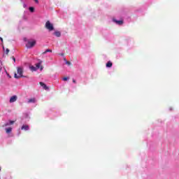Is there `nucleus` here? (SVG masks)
<instances>
[{"mask_svg": "<svg viewBox=\"0 0 179 179\" xmlns=\"http://www.w3.org/2000/svg\"><path fill=\"white\" fill-rule=\"evenodd\" d=\"M17 73L14 74V78L15 79H20V78H23V69L22 67L17 68Z\"/></svg>", "mask_w": 179, "mask_h": 179, "instance_id": "obj_1", "label": "nucleus"}, {"mask_svg": "<svg viewBox=\"0 0 179 179\" xmlns=\"http://www.w3.org/2000/svg\"><path fill=\"white\" fill-rule=\"evenodd\" d=\"M45 27L49 30V31H52V30H54V25H52L50 21L46 22Z\"/></svg>", "mask_w": 179, "mask_h": 179, "instance_id": "obj_2", "label": "nucleus"}, {"mask_svg": "<svg viewBox=\"0 0 179 179\" xmlns=\"http://www.w3.org/2000/svg\"><path fill=\"white\" fill-rule=\"evenodd\" d=\"M36 41L35 40H33V41H29L27 42V43L26 44V47L27 48H33V47H34V45H36Z\"/></svg>", "mask_w": 179, "mask_h": 179, "instance_id": "obj_3", "label": "nucleus"}, {"mask_svg": "<svg viewBox=\"0 0 179 179\" xmlns=\"http://www.w3.org/2000/svg\"><path fill=\"white\" fill-rule=\"evenodd\" d=\"M41 64H43V61H40L38 64H36V70L40 69L41 68V71H43V67L41 66Z\"/></svg>", "mask_w": 179, "mask_h": 179, "instance_id": "obj_4", "label": "nucleus"}, {"mask_svg": "<svg viewBox=\"0 0 179 179\" xmlns=\"http://www.w3.org/2000/svg\"><path fill=\"white\" fill-rule=\"evenodd\" d=\"M39 85L43 87L44 90H50V87H47V85L43 82H40Z\"/></svg>", "mask_w": 179, "mask_h": 179, "instance_id": "obj_5", "label": "nucleus"}, {"mask_svg": "<svg viewBox=\"0 0 179 179\" xmlns=\"http://www.w3.org/2000/svg\"><path fill=\"white\" fill-rule=\"evenodd\" d=\"M16 100H17V96L16 95L13 96L10 99V103H15V101H16Z\"/></svg>", "mask_w": 179, "mask_h": 179, "instance_id": "obj_6", "label": "nucleus"}, {"mask_svg": "<svg viewBox=\"0 0 179 179\" xmlns=\"http://www.w3.org/2000/svg\"><path fill=\"white\" fill-rule=\"evenodd\" d=\"M36 101H37V100L36 99V98H31V99H29L28 101H27V103L29 104L30 103H36Z\"/></svg>", "mask_w": 179, "mask_h": 179, "instance_id": "obj_7", "label": "nucleus"}, {"mask_svg": "<svg viewBox=\"0 0 179 179\" xmlns=\"http://www.w3.org/2000/svg\"><path fill=\"white\" fill-rule=\"evenodd\" d=\"M21 129L24 131H29V129H30V127L27 124H23L21 127Z\"/></svg>", "mask_w": 179, "mask_h": 179, "instance_id": "obj_8", "label": "nucleus"}, {"mask_svg": "<svg viewBox=\"0 0 179 179\" xmlns=\"http://www.w3.org/2000/svg\"><path fill=\"white\" fill-rule=\"evenodd\" d=\"M111 66H113V63L109 61L106 63V68H111Z\"/></svg>", "mask_w": 179, "mask_h": 179, "instance_id": "obj_9", "label": "nucleus"}, {"mask_svg": "<svg viewBox=\"0 0 179 179\" xmlns=\"http://www.w3.org/2000/svg\"><path fill=\"white\" fill-rule=\"evenodd\" d=\"M115 23H117V24H119L120 26H121V24H124V21L122 20H115Z\"/></svg>", "mask_w": 179, "mask_h": 179, "instance_id": "obj_10", "label": "nucleus"}, {"mask_svg": "<svg viewBox=\"0 0 179 179\" xmlns=\"http://www.w3.org/2000/svg\"><path fill=\"white\" fill-rule=\"evenodd\" d=\"M54 34L56 36V37H61V32L59 31H55Z\"/></svg>", "mask_w": 179, "mask_h": 179, "instance_id": "obj_11", "label": "nucleus"}, {"mask_svg": "<svg viewBox=\"0 0 179 179\" xmlns=\"http://www.w3.org/2000/svg\"><path fill=\"white\" fill-rule=\"evenodd\" d=\"M6 134H10L12 132V127H8L6 129Z\"/></svg>", "mask_w": 179, "mask_h": 179, "instance_id": "obj_12", "label": "nucleus"}, {"mask_svg": "<svg viewBox=\"0 0 179 179\" xmlns=\"http://www.w3.org/2000/svg\"><path fill=\"white\" fill-rule=\"evenodd\" d=\"M30 69H31V71H37V68L35 67L34 66H31V67H30Z\"/></svg>", "mask_w": 179, "mask_h": 179, "instance_id": "obj_13", "label": "nucleus"}, {"mask_svg": "<svg viewBox=\"0 0 179 179\" xmlns=\"http://www.w3.org/2000/svg\"><path fill=\"white\" fill-rule=\"evenodd\" d=\"M47 52H52V50L51 49H48L45 52H43V54H47Z\"/></svg>", "mask_w": 179, "mask_h": 179, "instance_id": "obj_14", "label": "nucleus"}, {"mask_svg": "<svg viewBox=\"0 0 179 179\" xmlns=\"http://www.w3.org/2000/svg\"><path fill=\"white\" fill-rule=\"evenodd\" d=\"M15 124V121L13 120H9V124L10 125H13Z\"/></svg>", "mask_w": 179, "mask_h": 179, "instance_id": "obj_15", "label": "nucleus"}, {"mask_svg": "<svg viewBox=\"0 0 179 179\" xmlns=\"http://www.w3.org/2000/svg\"><path fill=\"white\" fill-rule=\"evenodd\" d=\"M29 10L31 13L34 12V7H29Z\"/></svg>", "mask_w": 179, "mask_h": 179, "instance_id": "obj_16", "label": "nucleus"}, {"mask_svg": "<svg viewBox=\"0 0 179 179\" xmlns=\"http://www.w3.org/2000/svg\"><path fill=\"white\" fill-rule=\"evenodd\" d=\"M8 125H10L9 124V123H5L3 125V127H8Z\"/></svg>", "mask_w": 179, "mask_h": 179, "instance_id": "obj_17", "label": "nucleus"}, {"mask_svg": "<svg viewBox=\"0 0 179 179\" xmlns=\"http://www.w3.org/2000/svg\"><path fill=\"white\" fill-rule=\"evenodd\" d=\"M6 55H8V54H9V49H6Z\"/></svg>", "mask_w": 179, "mask_h": 179, "instance_id": "obj_18", "label": "nucleus"}, {"mask_svg": "<svg viewBox=\"0 0 179 179\" xmlns=\"http://www.w3.org/2000/svg\"><path fill=\"white\" fill-rule=\"evenodd\" d=\"M66 65H71V62H66Z\"/></svg>", "mask_w": 179, "mask_h": 179, "instance_id": "obj_19", "label": "nucleus"}, {"mask_svg": "<svg viewBox=\"0 0 179 179\" xmlns=\"http://www.w3.org/2000/svg\"><path fill=\"white\" fill-rule=\"evenodd\" d=\"M63 80H64V81L68 80V78H67V77H64V78H63Z\"/></svg>", "mask_w": 179, "mask_h": 179, "instance_id": "obj_20", "label": "nucleus"}, {"mask_svg": "<svg viewBox=\"0 0 179 179\" xmlns=\"http://www.w3.org/2000/svg\"><path fill=\"white\" fill-rule=\"evenodd\" d=\"M13 60L14 61V62H16V59L15 58V57H13Z\"/></svg>", "mask_w": 179, "mask_h": 179, "instance_id": "obj_21", "label": "nucleus"}, {"mask_svg": "<svg viewBox=\"0 0 179 179\" xmlns=\"http://www.w3.org/2000/svg\"><path fill=\"white\" fill-rule=\"evenodd\" d=\"M73 83H76V80L75 79H73Z\"/></svg>", "mask_w": 179, "mask_h": 179, "instance_id": "obj_22", "label": "nucleus"}, {"mask_svg": "<svg viewBox=\"0 0 179 179\" xmlns=\"http://www.w3.org/2000/svg\"><path fill=\"white\" fill-rule=\"evenodd\" d=\"M0 40H1V41L2 43H3V38H0Z\"/></svg>", "mask_w": 179, "mask_h": 179, "instance_id": "obj_23", "label": "nucleus"}, {"mask_svg": "<svg viewBox=\"0 0 179 179\" xmlns=\"http://www.w3.org/2000/svg\"><path fill=\"white\" fill-rule=\"evenodd\" d=\"M34 1L36 2V3H38V0H34Z\"/></svg>", "mask_w": 179, "mask_h": 179, "instance_id": "obj_24", "label": "nucleus"}, {"mask_svg": "<svg viewBox=\"0 0 179 179\" xmlns=\"http://www.w3.org/2000/svg\"><path fill=\"white\" fill-rule=\"evenodd\" d=\"M59 55H62V57H63L64 53H60Z\"/></svg>", "mask_w": 179, "mask_h": 179, "instance_id": "obj_25", "label": "nucleus"}, {"mask_svg": "<svg viewBox=\"0 0 179 179\" xmlns=\"http://www.w3.org/2000/svg\"><path fill=\"white\" fill-rule=\"evenodd\" d=\"M3 49L5 50V47L3 46Z\"/></svg>", "mask_w": 179, "mask_h": 179, "instance_id": "obj_26", "label": "nucleus"}, {"mask_svg": "<svg viewBox=\"0 0 179 179\" xmlns=\"http://www.w3.org/2000/svg\"><path fill=\"white\" fill-rule=\"evenodd\" d=\"M8 76H9L10 78V76H9V74H8Z\"/></svg>", "mask_w": 179, "mask_h": 179, "instance_id": "obj_27", "label": "nucleus"}, {"mask_svg": "<svg viewBox=\"0 0 179 179\" xmlns=\"http://www.w3.org/2000/svg\"><path fill=\"white\" fill-rule=\"evenodd\" d=\"M0 171H1V167H0Z\"/></svg>", "mask_w": 179, "mask_h": 179, "instance_id": "obj_28", "label": "nucleus"}, {"mask_svg": "<svg viewBox=\"0 0 179 179\" xmlns=\"http://www.w3.org/2000/svg\"><path fill=\"white\" fill-rule=\"evenodd\" d=\"M0 72H1V69H0Z\"/></svg>", "mask_w": 179, "mask_h": 179, "instance_id": "obj_29", "label": "nucleus"}]
</instances>
